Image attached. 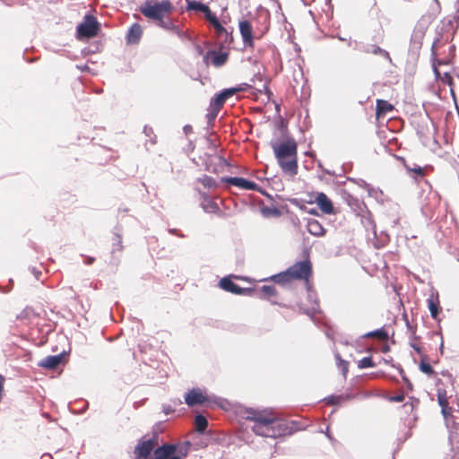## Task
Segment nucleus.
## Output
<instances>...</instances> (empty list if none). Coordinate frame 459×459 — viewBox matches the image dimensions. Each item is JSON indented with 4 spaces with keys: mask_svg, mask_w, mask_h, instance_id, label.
Instances as JSON below:
<instances>
[{
    "mask_svg": "<svg viewBox=\"0 0 459 459\" xmlns=\"http://www.w3.org/2000/svg\"><path fill=\"white\" fill-rule=\"evenodd\" d=\"M228 166L229 163L223 157L214 155L210 157L209 162L206 163L205 169L209 172L219 173Z\"/></svg>",
    "mask_w": 459,
    "mask_h": 459,
    "instance_id": "obj_18",
    "label": "nucleus"
},
{
    "mask_svg": "<svg viewBox=\"0 0 459 459\" xmlns=\"http://www.w3.org/2000/svg\"><path fill=\"white\" fill-rule=\"evenodd\" d=\"M455 8H456V13L459 16V0L456 1Z\"/></svg>",
    "mask_w": 459,
    "mask_h": 459,
    "instance_id": "obj_56",
    "label": "nucleus"
},
{
    "mask_svg": "<svg viewBox=\"0 0 459 459\" xmlns=\"http://www.w3.org/2000/svg\"><path fill=\"white\" fill-rule=\"evenodd\" d=\"M154 439H145V437H143L139 440L137 446L134 447V454L135 455V459H146L154 450Z\"/></svg>",
    "mask_w": 459,
    "mask_h": 459,
    "instance_id": "obj_11",
    "label": "nucleus"
},
{
    "mask_svg": "<svg viewBox=\"0 0 459 459\" xmlns=\"http://www.w3.org/2000/svg\"><path fill=\"white\" fill-rule=\"evenodd\" d=\"M403 378L407 382L408 386L411 387V383H410L409 380L404 376H403Z\"/></svg>",
    "mask_w": 459,
    "mask_h": 459,
    "instance_id": "obj_59",
    "label": "nucleus"
},
{
    "mask_svg": "<svg viewBox=\"0 0 459 459\" xmlns=\"http://www.w3.org/2000/svg\"><path fill=\"white\" fill-rule=\"evenodd\" d=\"M220 286L222 290L238 295H246L253 292L252 289L241 288L234 283L230 278L224 277L220 281Z\"/></svg>",
    "mask_w": 459,
    "mask_h": 459,
    "instance_id": "obj_16",
    "label": "nucleus"
},
{
    "mask_svg": "<svg viewBox=\"0 0 459 459\" xmlns=\"http://www.w3.org/2000/svg\"><path fill=\"white\" fill-rule=\"evenodd\" d=\"M94 261H95L94 257L89 256V257L86 258L85 264H93Z\"/></svg>",
    "mask_w": 459,
    "mask_h": 459,
    "instance_id": "obj_49",
    "label": "nucleus"
},
{
    "mask_svg": "<svg viewBox=\"0 0 459 459\" xmlns=\"http://www.w3.org/2000/svg\"><path fill=\"white\" fill-rule=\"evenodd\" d=\"M355 41H356V40H351V39H350V40L348 41V46H349V47H351V48H352L353 49H355V44H354V42H355Z\"/></svg>",
    "mask_w": 459,
    "mask_h": 459,
    "instance_id": "obj_53",
    "label": "nucleus"
},
{
    "mask_svg": "<svg viewBox=\"0 0 459 459\" xmlns=\"http://www.w3.org/2000/svg\"><path fill=\"white\" fill-rule=\"evenodd\" d=\"M100 24L97 19L91 14L84 16L83 21L76 27V36L78 39L93 38L98 34Z\"/></svg>",
    "mask_w": 459,
    "mask_h": 459,
    "instance_id": "obj_6",
    "label": "nucleus"
},
{
    "mask_svg": "<svg viewBox=\"0 0 459 459\" xmlns=\"http://www.w3.org/2000/svg\"><path fill=\"white\" fill-rule=\"evenodd\" d=\"M243 418L254 423L251 428L258 436L276 438L290 433L284 422L276 420L274 415L267 411L247 409Z\"/></svg>",
    "mask_w": 459,
    "mask_h": 459,
    "instance_id": "obj_1",
    "label": "nucleus"
},
{
    "mask_svg": "<svg viewBox=\"0 0 459 459\" xmlns=\"http://www.w3.org/2000/svg\"><path fill=\"white\" fill-rule=\"evenodd\" d=\"M307 230L311 235L316 237H322L325 234V230L324 229V227L318 221L315 219H309L307 221Z\"/></svg>",
    "mask_w": 459,
    "mask_h": 459,
    "instance_id": "obj_23",
    "label": "nucleus"
},
{
    "mask_svg": "<svg viewBox=\"0 0 459 459\" xmlns=\"http://www.w3.org/2000/svg\"><path fill=\"white\" fill-rule=\"evenodd\" d=\"M173 9L172 4L169 0H163L161 2L146 1L144 4L140 6V12L148 19L160 21L166 14L171 13Z\"/></svg>",
    "mask_w": 459,
    "mask_h": 459,
    "instance_id": "obj_4",
    "label": "nucleus"
},
{
    "mask_svg": "<svg viewBox=\"0 0 459 459\" xmlns=\"http://www.w3.org/2000/svg\"><path fill=\"white\" fill-rule=\"evenodd\" d=\"M195 429L199 433H204L208 427V420L201 414H198L195 418Z\"/></svg>",
    "mask_w": 459,
    "mask_h": 459,
    "instance_id": "obj_28",
    "label": "nucleus"
},
{
    "mask_svg": "<svg viewBox=\"0 0 459 459\" xmlns=\"http://www.w3.org/2000/svg\"><path fill=\"white\" fill-rule=\"evenodd\" d=\"M201 195V206L205 212L216 213L220 208L217 203L212 200L207 194L200 193Z\"/></svg>",
    "mask_w": 459,
    "mask_h": 459,
    "instance_id": "obj_20",
    "label": "nucleus"
},
{
    "mask_svg": "<svg viewBox=\"0 0 459 459\" xmlns=\"http://www.w3.org/2000/svg\"><path fill=\"white\" fill-rule=\"evenodd\" d=\"M228 59L227 53L217 52L215 50L207 51L204 56V63L205 65H209L210 63L216 66L220 67L223 65Z\"/></svg>",
    "mask_w": 459,
    "mask_h": 459,
    "instance_id": "obj_14",
    "label": "nucleus"
},
{
    "mask_svg": "<svg viewBox=\"0 0 459 459\" xmlns=\"http://www.w3.org/2000/svg\"><path fill=\"white\" fill-rule=\"evenodd\" d=\"M238 27L245 47L253 48L255 36L253 35V30L250 22L247 20L241 21L239 22Z\"/></svg>",
    "mask_w": 459,
    "mask_h": 459,
    "instance_id": "obj_13",
    "label": "nucleus"
},
{
    "mask_svg": "<svg viewBox=\"0 0 459 459\" xmlns=\"http://www.w3.org/2000/svg\"><path fill=\"white\" fill-rule=\"evenodd\" d=\"M272 279L275 282L282 284V283L288 282L292 278L290 277V274L289 273V271L287 270L286 272H283V273H281L279 274L273 275L272 277Z\"/></svg>",
    "mask_w": 459,
    "mask_h": 459,
    "instance_id": "obj_34",
    "label": "nucleus"
},
{
    "mask_svg": "<svg viewBox=\"0 0 459 459\" xmlns=\"http://www.w3.org/2000/svg\"><path fill=\"white\" fill-rule=\"evenodd\" d=\"M420 404V401L416 398H410V402H406L403 408L404 409L405 412H413L414 409L418 407Z\"/></svg>",
    "mask_w": 459,
    "mask_h": 459,
    "instance_id": "obj_35",
    "label": "nucleus"
},
{
    "mask_svg": "<svg viewBox=\"0 0 459 459\" xmlns=\"http://www.w3.org/2000/svg\"><path fill=\"white\" fill-rule=\"evenodd\" d=\"M176 231H177V230H175V229L169 230V232L172 234H176Z\"/></svg>",
    "mask_w": 459,
    "mask_h": 459,
    "instance_id": "obj_60",
    "label": "nucleus"
},
{
    "mask_svg": "<svg viewBox=\"0 0 459 459\" xmlns=\"http://www.w3.org/2000/svg\"><path fill=\"white\" fill-rule=\"evenodd\" d=\"M214 29L215 37L217 39L218 44L221 48H229L230 44L233 42L232 31L230 30L223 27L218 18H216L212 22H211Z\"/></svg>",
    "mask_w": 459,
    "mask_h": 459,
    "instance_id": "obj_7",
    "label": "nucleus"
},
{
    "mask_svg": "<svg viewBox=\"0 0 459 459\" xmlns=\"http://www.w3.org/2000/svg\"><path fill=\"white\" fill-rule=\"evenodd\" d=\"M413 348L415 351H417L418 352H420V348L416 347L415 345H413Z\"/></svg>",
    "mask_w": 459,
    "mask_h": 459,
    "instance_id": "obj_61",
    "label": "nucleus"
},
{
    "mask_svg": "<svg viewBox=\"0 0 459 459\" xmlns=\"http://www.w3.org/2000/svg\"><path fill=\"white\" fill-rule=\"evenodd\" d=\"M158 26L164 30L173 31L178 35L180 34L179 28L169 20H164V18H162L160 21L158 22Z\"/></svg>",
    "mask_w": 459,
    "mask_h": 459,
    "instance_id": "obj_29",
    "label": "nucleus"
},
{
    "mask_svg": "<svg viewBox=\"0 0 459 459\" xmlns=\"http://www.w3.org/2000/svg\"><path fill=\"white\" fill-rule=\"evenodd\" d=\"M187 448L180 445L164 444L154 450V459H184Z\"/></svg>",
    "mask_w": 459,
    "mask_h": 459,
    "instance_id": "obj_5",
    "label": "nucleus"
},
{
    "mask_svg": "<svg viewBox=\"0 0 459 459\" xmlns=\"http://www.w3.org/2000/svg\"><path fill=\"white\" fill-rule=\"evenodd\" d=\"M40 459H53V457L50 454H44Z\"/></svg>",
    "mask_w": 459,
    "mask_h": 459,
    "instance_id": "obj_51",
    "label": "nucleus"
},
{
    "mask_svg": "<svg viewBox=\"0 0 459 459\" xmlns=\"http://www.w3.org/2000/svg\"><path fill=\"white\" fill-rule=\"evenodd\" d=\"M355 50H359L362 53L376 55L377 50L379 46L375 44H365L361 42L355 41Z\"/></svg>",
    "mask_w": 459,
    "mask_h": 459,
    "instance_id": "obj_25",
    "label": "nucleus"
},
{
    "mask_svg": "<svg viewBox=\"0 0 459 459\" xmlns=\"http://www.w3.org/2000/svg\"><path fill=\"white\" fill-rule=\"evenodd\" d=\"M33 273H34V274H35L36 278H37V279H39V274H40V273H39V272H35V269H33Z\"/></svg>",
    "mask_w": 459,
    "mask_h": 459,
    "instance_id": "obj_58",
    "label": "nucleus"
},
{
    "mask_svg": "<svg viewBox=\"0 0 459 459\" xmlns=\"http://www.w3.org/2000/svg\"><path fill=\"white\" fill-rule=\"evenodd\" d=\"M365 187L369 196L374 197L376 200H382L384 194L379 188H375L368 184H366Z\"/></svg>",
    "mask_w": 459,
    "mask_h": 459,
    "instance_id": "obj_33",
    "label": "nucleus"
},
{
    "mask_svg": "<svg viewBox=\"0 0 459 459\" xmlns=\"http://www.w3.org/2000/svg\"><path fill=\"white\" fill-rule=\"evenodd\" d=\"M316 203L319 209L325 214H331L333 212V206L332 201L325 193H317L316 196Z\"/></svg>",
    "mask_w": 459,
    "mask_h": 459,
    "instance_id": "obj_19",
    "label": "nucleus"
},
{
    "mask_svg": "<svg viewBox=\"0 0 459 459\" xmlns=\"http://www.w3.org/2000/svg\"><path fill=\"white\" fill-rule=\"evenodd\" d=\"M437 401H438V404L441 407V412H445L446 408H447V406H448V401H447L445 391L441 392L440 390H438Z\"/></svg>",
    "mask_w": 459,
    "mask_h": 459,
    "instance_id": "obj_36",
    "label": "nucleus"
},
{
    "mask_svg": "<svg viewBox=\"0 0 459 459\" xmlns=\"http://www.w3.org/2000/svg\"><path fill=\"white\" fill-rule=\"evenodd\" d=\"M341 396H330L328 397L326 400L329 403H333V404H335L337 403L340 400H341Z\"/></svg>",
    "mask_w": 459,
    "mask_h": 459,
    "instance_id": "obj_46",
    "label": "nucleus"
},
{
    "mask_svg": "<svg viewBox=\"0 0 459 459\" xmlns=\"http://www.w3.org/2000/svg\"><path fill=\"white\" fill-rule=\"evenodd\" d=\"M142 28L138 23H134L126 35V40L129 44H135L138 43L141 37H142Z\"/></svg>",
    "mask_w": 459,
    "mask_h": 459,
    "instance_id": "obj_22",
    "label": "nucleus"
},
{
    "mask_svg": "<svg viewBox=\"0 0 459 459\" xmlns=\"http://www.w3.org/2000/svg\"><path fill=\"white\" fill-rule=\"evenodd\" d=\"M187 3V10L191 11H196L201 12L204 14L206 20L211 23L217 17L214 13H212L209 8L208 5L196 1V0H186Z\"/></svg>",
    "mask_w": 459,
    "mask_h": 459,
    "instance_id": "obj_15",
    "label": "nucleus"
},
{
    "mask_svg": "<svg viewBox=\"0 0 459 459\" xmlns=\"http://www.w3.org/2000/svg\"><path fill=\"white\" fill-rule=\"evenodd\" d=\"M428 307L433 319H437L439 313V299L437 293H432L427 299Z\"/></svg>",
    "mask_w": 459,
    "mask_h": 459,
    "instance_id": "obj_21",
    "label": "nucleus"
},
{
    "mask_svg": "<svg viewBox=\"0 0 459 459\" xmlns=\"http://www.w3.org/2000/svg\"><path fill=\"white\" fill-rule=\"evenodd\" d=\"M394 109V106L385 100H377V117L385 115L386 113L392 111Z\"/></svg>",
    "mask_w": 459,
    "mask_h": 459,
    "instance_id": "obj_26",
    "label": "nucleus"
},
{
    "mask_svg": "<svg viewBox=\"0 0 459 459\" xmlns=\"http://www.w3.org/2000/svg\"><path fill=\"white\" fill-rule=\"evenodd\" d=\"M440 10L441 6L438 0H431V3L429 4V12L431 13V14L436 15L439 13Z\"/></svg>",
    "mask_w": 459,
    "mask_h": 459,
    "instance_id": "obj_41",
    "label": "nucleus"
},
{
    "mask_svg": "<svg viewBox=\"0 0 459 459\" xmlns=\"http://www.w3.org/2000/svg\"><path fill=\"white\" fill-rule=\"evenodd\" d=\"M376 365L373 362L371 357H364L358 361V368L360 369L367 368H374Z\"/></svg>",
    "mask_w": 459,
    "mask_h": 459,
    "instance_id": "obj_37",
    "label": "nucleus"
},
{
    "mask_svg": "<svg viewBox=\"0 0 459 459\" xmlns=\"http://www.w3.org/2000/svg\"><path fill=\"white\" fill-rule=\"evenodd\" d=\"M375 56H378L384 59H385L389 64H393V60L390 56V54L388 51H386L385 49L382 48H378V49L377 50V53Z\"/></svg>",
    "mask_w": 459,
    "mask_h": 459,
    "instance_id": "obj_40",
    "label": "nucleus"
},
{
    "mask_svg": "<svg viewBox=\"0 0 459 459\" xmlns=\"http://www.w3.org/2000/svg\"><path fill=\"white\" fill-rule=\"evenodd\" d=\"M367 337H377L380 340H386L388 335L384 329H377L365 334Z\"/></svg>",
    "mask_w": 459,
    "mask_h": 459,
    "instance_id": "obj_38",
    "label": "nucleus"
},
{
    "mask_svg": "<svg viewBox=\"0 0 459 459\" xmlns=\"http://www.w3.org/2000/svg\"><path fill=\"white\" fill-rule=\"evenodd\" d=\"M451 412H452V408L447 406V408H446L445 412H442V414L444 415L445 418H446L448 415L451 414Z\"/></svg>",
    "mask_w": 459,
    "mask_h": 459,
    "instance_id": "obj_48",
    "label": "nucleus"
},
{
    "mask_svg": "<svg viewBox=\"0 0 459 459\" xmlns=\"http://www.w3.org/2000/svg\"><path fill=\"white\" fill-rule=\"evenodd\" d=\"M163 410H164V412H165L166 414H169V413L171 411V410H170L169 406H168V407L164 406Z\"/></svg>",
    "mask_w": 459,
    "mask_h": 459,
    "instance_id": "obj_54",
    "label": "nucleus"
},
{
    "mask_svg": "<svg viewBox=\"0 0 459 459\" xmlns=\"http://www.w3.org/2000/svg\"><path fill=\"white\" fill-rule=\"evenodd\" d=\"M61 362V356L60 355H54V356H48L44 359H42L39 365L40 367L48 368V369H54L56 368Z\"/></svg>",
    "mask_w": 459,
    "mask_h": 459,
    "instance_id": "obj_24",
    "label": "nucleus"
},
{
    "mask_svg": "<svg viewBox=\"0 0 459 459\" xmlns=\"http://www.w3.org/2000/svg\"><path fill=\"white\" fill-rule=\"evenodd\" d=\"M184 131L186 134H188L189 132L192 131V127L190 126H184Z\"/></svg>",
    "mask_w": 459,
    "mask_h": 459,
    "instance_id": "obj_52",
    "label": "nucleus"
},
{
    "mask_svg": "<svg viewBox=\"0 0 459 459\" xmlns=\"http://www.w3.org/2000/svg\"><path fill=\"white\" fill-rule=\"evenodd\" d=\"M401 218L398 216L392 221L393 226H397L400 223Z\"/></svg>",
    "mask_w": 459,
    "mask_h": 459,
    "instance_id": "obj_50",
    "label": "nucleus"
},
{
    "mask_svg": "<svg viewBox=\"0 0 459 459\" xmlns=\"http://www.w3.org/2000/svg\"><path fill=\"white\" fill-rule=\"evenodd\" d=\"M450 50H451V51H454V50H455V47H454V46H451V47H450Z\"/></svg>",
    "mask_w": 459,
    "mask_h": 459,
    "instance_id": "obj_62",
    "label": "nucleus"
},
{
    "mask_svg": "<svg viewBox=\"0 0 459 459\" xmlns=\"http://www.w3.org/2000/svg\"><path fill=\"white\" fill-rule=\"evenodd\" d=\"M143 133L145 134V135L147 137L150 138V142H151L152 144H154L156 143V136H155L152 127H149L147 126H144Z\"/></svg>",
    "mask_w": 459,
    "mask_h": 459,
    "instance_id": "obj_42",
    "label": "nucleus"
},
{
    "mask_svg": "<svg viewBox=\"0 0 459 459\" xmlns=\"http://www.w3.org/2000/svg\"><path fill=\"white\" fill-rule=\"evenodd\" d=\"M117 244H114V251L115 250H121L122 249V241H121V237L120 236H117Z\"/></svg>",
    "mask_w": 459,
    "mask_h": 459,
    "instance_id": "obj_47",
    "label": "nucleus"
},
{
    "mask_svg": "<svg viewBox=\"0 0 459 459\" xmlns=\"http://www.w3.org/2000/svg\"><path fill=\"white\" fill-rule=\"evenodd\" d=\"M324 171H325V173H326V174H328L330 176H333L334 175V172H332V171H330L328 169H325Z\"/></svg>",
    "mask_w": 459,
    "mask_h": 459,
    "instance_id": "obj_57",
    "label": "nucleus"
},
{
    "mask_svg": "<svg viewBox=\"0 0 459 459\" xmlns=\"http://www.w3.org/2000/svg\"><path fill=\"white\" fill-rule=\"evenodd\" d=\"M420 368L423 373L428 375H431L434 372L432 367L429 363H425L423 361L420 364Z\"/></svg>",
    "mask_w": 459,
    "mask_h": 459,
    "instance_id": "obj_43",
    "label": "nucleus"
},
{
    "mask_svg": "<svg viewBox=\"0 0 459 459\" xmlns=\"http://www.w3.org/2000/svg\"><path fill=\"white\" fill-rule=\"evenodd\" d=\"M326 436H327V437L331 438V436L329 435L328 432H326Z\"/></svg>",
    "mask_w": 459,
    "mask_h": 459,
    "instance_id": "obj_64",
    "label": "nucleus"
},
{
    "mask_svg": "<svg viewBox=\"0 0 459 459\" xmlns=\"http://www.w3.org/2000/svg\"><path fill=\"white\" fill-rule=\"evenodd\" d=\"M185 401L188 406H195L209 402L210 399L205 396L200 389L193 388L186 394Z\"/></svg>",
    "mask_w": 459,
    "mask_h": 459,
    "instance_id": "obj_17",
    "label": "nucleus"
},
{
    "mask_svg": "<svg viewBox=\"0 0 459 459\" xmlns=\"http://www.w3.org/2000/svg\"><path fill=\"white\" fill-rule=\"evenodd\" d=\"M261 290L263 294L268 299L276 295V290L274 286L264 285Z\"/></svg>",
    "mask_w": 459,
    "mask_h": 459,
    "instance_id": "obj_39",
    "label": "nucleus"
},
{
    "mask_svg": "<svg viewBox=\"0 0 459 459\" xmlns=\"http://www.w3.org/2000/svg\"><path fill=\"white\" fill-rule=\"evenodd\" d=\"M243 87H232L224 89L219 93H216L210 101V106L213 107L214 110H221L225 101L235 95L237 92L243 91Z\"/></svg>",
    "mask_w": 459,
    "mask_h": 459,
    "instance_id": "obj_10",
    "label": "nucleus"
},
{
    "mask_svg": "<svg viewBox=\"0 0 459 459\" xmlns=\"http://www.w3.org/2000/svg\"><path fill=\"white\" fill-rule=\"evenodd\" d=\"M288 271L292 279L307 280L312 273V265L308 260L299 261L290 266Z\"/></svg>",
    "mask_w": 459,
    "mask_h": 459,
    "instance_id": "obj_9",
    "label": "nucleus"
},
{
    "mask_svg": "<svg viewBox=\"0 0 459 459\" xmlns=\"http://www.w3.org/2000/svg\"><path fill=\"white\" fill-rule=\"evenodd\" d=\"M437 42H438V39L435 40L433 42L432 48H431V55H432V57H433V63H432L433 70H434V73H435L436 76L437 77H440V80H441V82L444 84H447L450 87H452V85H453V77L451 76V74L449 73L446 72V73H444L443 76L441 77L440 73L438 72V69H437V65L448 64L447 61L438 60L437 58L436 48H437ZM450 91H451L452 96L455 97V92H454V89L453 88H450Z\"/></svg>",
    "mask_w": 459,
    "mask_h": 459,
    "instance_id": "obj_8",
    "label": "nucleus"
},
{
    "mask_svg": "<svg viewBox=\"0 0 459 459\" xmlns=\"http://www.w3.org/2000/svg\"><path fill=\"white\" fill-rule=\"evenodd\" d=\"M220 110H214L213 107L210 106V110L207 114L208 122L211 123L215 119V117L218 116Z\"/></svg>",
    "mask_w": 459,
    "mask_h": 459,
    "instance_id": "obj_44",
    "label": "nucleus"
},
{
    "mask_svg": "<svg viewBox=\"0 0 459 459\" xmlns=\"http://www.w3.org/2000/svg\"><path fill=\"white\" fill-rule=\"evenodd\" d=\"M404 400V394H399L397 395H392L388 397V401L390 402H395V403H401Z\"/></svg>",
    "mask_w": 459,
    "mask_h": 459,
    "instance_id": "obj_45",
    "label": "nucleus"
},
{
    "mask_svg": "<svg viewBox=\"0 0 459 459\" xmlns=\"http://www.w3.org/2000/svg\"><path fill=\"white\" fill-rule=\"evenodd\" d=\"M271 147L281 170L291 176L298 173V145L294 138L271 142Z\"/></svg>",
    "mask_w": 459,
    "mask_h": 459,
    "instance_id": "obj_2",
    "label": "nucleus"
},
{
    "mask_svg": "<svg viewBox=\"0 0 459 459\" xmlns=\"http://www.w3.org/2000/svg\"><path fill=\"white\" fill-rule=\"evenodd\" d=\"M400 373L403 375V368H400Z\"/></svg>",
    "mask_w": 459,
    "mask_h": 459,
    "instance_id": "obj_63",
    "label": "nucleus"
},
{
    "mask_svg": "<svg viewBox=\"0 0 459 459\" xmlns=\"http://www.w3.org/2000/svg\"><path fill=\"white\" fill-rule=\"evenodd\" d=\"M308 299L312 302V305H311V307L306 311V314H307L311 318H313L315 314L320 312L319 303L316 300L314 293L311 291H309V293H308Z\"/></svg>",
    "mask_w": 459,
    "mask_h": 459,
    "instance_id": "obj_27",
    "label": "nucleus"
},
{
    "mask_svg": "<svg viewBox=\"0 0 459 459\" xmlns=\"http://www.w3.org/2000/svg\"><path fill=\"white\" fill-rule=\"evenodd\" d=\"M405 168L408 172H412L415 174L413 177L416 180L421 179L425 175V168H422L419 165L413 164L412 167L405 165Z\"/></svg>",
    "mask_w": 459,
    "mask_h": 459,
    "instance_id": "obj_31",
    "label": "nucleus"
},
{
    "mask_svg": "<svg viewBox=\"0 0 459 459\" xmlns=\"http://www.w3.org/2000/svg\"><path fill=\"white\" fill-rule=\"evenodd\" d=\"M334 357L336 359L337 368L341 370L342 376L346 377L347 373L349 371V363L346 360L342 359L338 352L334 354Z\"/></svg>",
    "mask_w": 459,
    "mask_h": 459,
    "instance_id": "obj_30",
    "label": "nucleus"
},
{
    "mask_svg": "<svg viewBox=\"0 0 459 459\" xmlns=\"http://www.w3.org/2000/svg\"><path fill=\"white\" fill-rule=\"evenodd\" d=\"M221 181L246 190L259 191L260 188L257 184L244 178L224 177Z\"/></svg>",
    "mask_w": 459,
    "mask_h": 459,
    "instance_id": "obj_12",
    "label": "nucleus"
},
{
    "mask_svg": "<svg viewBox=\"0 0 459 459\" xmlns=\"http://www.w3.org/2000/svg\"><path fill=\"white\" fill-rule=\"evenodd\" d=\"M199 181L206 188H217L218 187L217 181L210 176L205 175L202 178H199Z\"/></svg>",
    "mask_w": 459,
    "mask_h": 459,
    "instance_id": "obj_32",
    "label": "nucleus"
},
{
    "mask_svg": "<svg viewBox=\"0 0 459 459\" xmlns=\"http://www.w3.org/2000/svg\"><path fill=\"white\" fill-rule=\"evenodd\" d=\"M268 30V24H265V28H264V30H263L259 35H258V38L262 37V35Z\"/></svg>",
    "mask_w": 459,
    "mask_h": 459,
    "instance_id": "obj_55",
    "label": "nucleus"
},
{
    "mask_svg": "<svg viewBox=\"0 0 459 459\" xmlns=\"http://www.w3.org/2000/svg\"><path fill=\"white\" fill-rule=\"evenodd\" d=\"M430 15H422L416 22L409 45V53L413 56H419L426 31L430 24Z\"/></svg>",
    "mask_w": 459,
    "mask_h": 459,
    "instance_id": "obj_3",
    "label": "nucleus"
}]
</instances>
